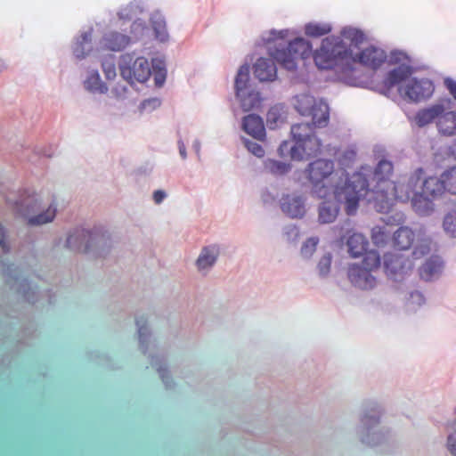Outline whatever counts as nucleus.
Segmentation results:
<instances>
[{"label": "nucleus", "mask_w": 456, "mask_h": 456, "mask_svg": "<svg viewBox=\"0 0 456 456\" xmlns=\"http://www.w3.org/2000/svg\"><path fill=\"white\" fill-rule=\"evenodd\" d=\"M365 35L354 28H345L340 37L322 39L319 49L313 53L316 67L320 69H331L338 66L360 64L368 66L370 62V50H362Z\"/></svg>", "instance_id": "nucleus-1"}, {"label": "nucleus", "mask_w": 456, "mask_h": 456, "mask_svg": "<svg viewBox=\"0 0 456 456\" xmlns=\"http://www.w3.org/2000/svg\"><path fill=\"white\" fill-rule=\"evenodd\" d=\"M418 70L411 64H402L387 71L381 83L372 86V91L397 102L418 103L429 99L435 91L434 82L412 75Z\"/></svg>", "instance_id": "nucleus-2"}, {"label": "nucleus", "mask_w": 456, "mask_h": 456, "mask_svg": "<svg viewBox=\"0 0 456 456\" xmlns=\"http://www.w3.org/2000/svg\"><path fill=\"white\" fill-rule=\"evenodd\" d=\"M369 182L361 173L354 174L346 184L334 191L333 200H324L319 208V221L330 224L335 221L339 204H345L346 215L353 216L359 208L361 198L368 191Z\"/></svg>", "instance_id": "nucleus-3"}, {"label": "nucleus", "mask_w": 456, "mask_h": 456, "mask_svg": "<svg viewBox=\"0 0 456 456\" xmlns=\"http://www.w3.org/2000/svg\"><path fill=\"white\" fill-rule=\"evenodd\" d=\"M290 133L295 145L290 147L289 142H282L278 149L281 157L289 153L292 159L303 160L316 157L322 152V142L314 134L313 127L309 123L293 125Z\"/></svg>", "instance_id": "nucleus-4"}, {"label": "nucleus", "mask_w": 456, "mask_h": 456, "mask_svg": "<svg viewBox=\"0 0 456 456\" xmlns=\"http://www.w3.org/2000/svg\"><path fill=\"white\" fill-rule=\"evenodd\" d=\"M412 261L403 254L386 252L383 256L372 248V273L382 269L388 280L403 281L412 270Z\"/></svg>", "instance_id": "nucleus-5"}, {"label": "nucleus", "mask_w": 456, "mask_h": 456, "mask_svg": "<svg viewBox=\"0 0 456 456\" xmlns=\"http://www.w3.org/2000/svg\"><path fill=\"white\" fill-rule=\"evenodd\" d=\"M269 53L282 68L288 70H295L298 60H306L313 54L311 43L302 37L290 41L287 48L273 49L269 46Z\"/></svg>", "instance_id": "nucleus-6"}, {"label": "nucleus", "mask_w": 456, "mask_h": 456, "mask_svg": "<svg viewBox=\"0 0 456 456\" xmlns=\"http://www.w3.org/2000/svg\"><path fill=\"white\" fill-rule=\"evenodd\" d=\"M334 162L330 159H318L310 162L305 169V175L319 198H326L330 188L327 182L334 173Z\"/></svg>", "instance_id": "nucleus-7"}, {"label": "nucleus", "mask_w": 456, "mask_h": 456, "mask_svg": "<svg viewBox=\"0 0 456 456\" xmlns=\"http://www.w3.org/2000/svg\"><path fill=\"white\" fill-rule=\"evenodd\" d=\"M386 413L385 406L372 402V448H378L381 453H391L396 447V441L388 428L374 430V426L380 423L381 417Z\"/></svg>", "instance_id": "nucleus-8"}, {"label": "nucleus", "mask_w": 456, "mask_h": 456, "mask_svg": "<svg viewBox=\"0 0 456 456\" xmlns=\"http://www.w3.org/2000/svg\"><path fill=\"white\" fill-rule=\"evenodd\" d=\"M378 218L380 224H376L372 227V244L378 248L386 246L390 242L391 234L394 232L393 228L395 226L401 225L404 222V215L400 211H384L379 213Z\"/></svg>", "instance_id": "nucleus-9"}, {"label": "nucleus", "mask_w": 456, "mask_h": 456, "mask_svg": "<svg viewBox=\"0 0 456 456\" xmlns=\"http://www.w3.org/2000/svg\"><path fill=\"white\" fill-rule=\"evenodd\" d=\"M372 184L391 186L396 184L392 181L394 173V163L389 159L386 148L383 145L376 144L372 149Z\"/></svg>", "instance_id": "nucleus-10"}, {"label": "nucleus", "mask_w": 456, "mask_h": 456, "mask_svg": "<svg viewBox=\"0 0 456 456\" xmlns=\"http://www.w3.org/2000/svg\"><path fill=\"white\" fill-rule=\"evenodd\" d=\"M411 190H418L420 192L436 200L445 192V187L442 178L434 175H426L423 167H418L408 178L407 183Z\"/></svg>", "instance_id": "nucleus-11"}, {"label": "nucleus", "mask_w": 456, "mask_h": 456, "mask_svg": "<svg viewBox=\"0 0 456 456\" xmlns=\"http://www.w3.org/2000/svg\"><path fill=\"white\" fill-rule=\"evenodd\" d=\"M132 60L133 58L128 54L122 57V62L119 65L122 77L131 85L135 82H146L151 74L148 60L144 57H138L131 66Z\"/></svg>", "instance_id": "nucleus-12"}, {"label": "nucleus", "mask_w": 456, "mask_h": 456, "mask_svg": "<svg viewBox=\"0 0 456 456\" xmlns=\"http://www.w3.org/2000/svg\"><path fill=\"white\" fill-rule=\"evenodd\" d=\"M403 183L394 184L391 186L372 184V207L377 212L391 210L395 203L399 200Z\"/></svg>", "instance_id": "nucleus-13"}, {"label": "nucleus", "mask_w": 456, "mask_h": 456, "mask_svg": "<svg viewBox=\"0 0 456 456\" xmlns=\"http://www.w3.org/2000/svg\"><path fill=\"white\" fill-rule=\"evenodd\" d=\"M403 193L401 192L399 201H411L414 212L419 216H429L435 211V199L420 192L418 190H411L408 183L403 184Z\"/></svg>", "instance_id": "nucleus-14"}, {"label": "nucleus", "mask_w": 456, "mask_h": 456, "mask_svg": "<svg viewBox=\"0 0 456 456\" xmlns=\"http://www.w3.org/2000/svg\"><path fill=\"white\" fill-rule=\"evenodd\" d=\"M347 275L349 281L354 287L361 289H368L370 282V256H364L361 263L350 265Z\"/></svg>", "instance_id": "nucleus-15"}, {"label": "nucleus", "mask_w": 456, "mask_h": 456, "mask_svg": "<svg viewBox=\"0 0 456 456\" xmlns=\"http://www.w3.org/2000/svg\"><path fill=\"white\" fill-rule=\"evenodd\" d=\"M249 80V68L248 65L241 66L235 77V90L236 95L240 99V103L245 110H249L255 106L256 103L259 102L257 94H249L248 99L252 100L248 102V99L244 97V90L247 88L248 82Z\"/></svg>", "instance_id": "nucleus-16"}, {"label": "nucleus", "mask_w": 456, "mask_h": 456, "mask_svg": "<svg viewBox=\"0 0 456 456\" xmlns=\"http://www.w3.org/2000/svg\"><path fill=\"white\" fill-rule=\"evenodd\" d=\"M452 101L450 98L444 100V102L433 104L428 108L421 109L416 112L415 122L419 127H423L435 119L438 120L439 117L446 109H450Z\"/></svg>", "instance_id": "nucleus-17"}, {"label": "nucleus", "mask_w": 456, "mask_h": 456, "mask_svg": "<svg viewBox=\"0 0 456 456\" xmlns=\"http://www.w3.org/2000/svg\"><path fill=\"white\" fill-rule=\"evenodd\" d=\"M415 238L416 234L411 228L401 225L393 232L390 240L397 250H407L413 245Z\"/></svg>", "instance_id": "nucleus-18"}, {"label": "nucleus", "mask_w": 456, "mask_h": 456, "mask_svg": "<svg viewBox=\"0 0 456 456\" xmlns=\"http://www.w3.org/2000/svg\"><path fill=\"white\" fill-rule=\"evenodd\" d=\"M444 262L438 256H431L420 267L419 275L425 281L437 280L443 273Z\"/></svg>", "instance_id": "nucleus-19"}, {"label": "nucleus", "mask_w": 456, "mask_h": 456, "mask_svg": "<svg viewBox=\"0 0 456 456\" xmlns=\"http://www.w3.org/2000/svg\"><path fill=\"white\" fill-rule=\"evenodd\" d=\"M242 129L256 140L264 141L265 138V129L263 119L255 114H249L244 117L242 120Z\"/></svg>", "instance_id": "nucleus-20"}, {"label": "nucleus", "mask_w": 456, "mask_h": 456, "mask_svg": "<svg viewBox=\"0 0 456 456\" xmlns=\"http://www.w3.org/2000/svg\"><path fill=\"white\" fill-rule=\"evenodd\" d=\"M254 75L260 81L274 80L277 76V69L273 60L259 58L254 65Z\"/></svg>", "instance_id": "nucleus-21"}, {"label": "nucleus", "mask_w": 456, "mask_h": 456, "mask_svg": "<svg viewBox=\"0 0 456 456\" xmlns=\"http://www.w3.org/2000/svg\"><path fill=\"white\" fill-rule=\"evenodd\" d=\"M348 252L352 257H358L362 256H368V240L359 232H353L346 240Z\"/></svg>", "instance_id": "nucleus-22"}, {"label": "nucleus", "mask_w": 456, "mask_h": 456, "mask_svg": "<svg viewBox=\"0 0 456 456\" xmlns=\"http://www.w3.org/2000/svg\"><path fill=\"white\" fill-rule=\"evenodd\" d=\"M281 210L292 218L302 217L305 205L301 197L287 195L281 200Z\"/></svg>", "instance_id": "nucleus-23"}, {"label": "nucleus", "mask_w": 456, "mask_h": 456, "mask_svg": "<svg viewBox=\"0 0 456 456\" xmlns=\"http://www.w3.org/2000/svg\"><path fill=\"white\" fill-rule=\"evenodd\" d=\"M438 131L445 136L456 134V111H444L436 121Z\"/></svg>", "instance_id": "nucleus-24"}, {"label": "nucleus", "mask_w": 456, "mask_h": 456, "mask_svg": "<svg viewBox=\"0 0 456 456\" xmlns=\"http://www.w3.org/2000/svg\"><path fill=\"white\" fill-rule=\"evenodd\" d=\"M130 38L118 32H110L102 38V45L110 51H121L128 45Z\"/></svg>", "instance_id": "nucleus-25"}, {"label": "nucleus", "mask_w": 456, "mask_h": 456, "mask_svg": "<svg viewBox=\"0 0 456 456\" xmlns=\"http://www.w3.org/2000/svg\"><path fill=\"white\" fill-rule=\"evenodd\" d=\"M306 117L312 118V122L309 123L313 129L315 126L322 127L325 126L329 120V108L328 105L322 102H317V103L314 105V107L310 111L309 115Z\"/></svg>", "instance_id": "nucleus-26"}, {"label": "nucleus", "mask_w": 456, "mask_h": 456, "mask_svg": "<svg viewBox=\"0 0 456 456\" xmlns=\"http://www.w3.org/2000/svg\"><path fill=\"white\" fill-rule=\"evenodd\" d=\"M92 238V232L84 229H77L74 233L67 238V247L70 248H77L80 250L82 244H85L84 252H86L89 248V241Z\"/></svg>", "instance_id": "nucleus-27"}, {"label": "nucleus", "mask_w": 456, "mask_h": 456, "mask_svg": "<svg viewBox=\"0 0 456 456\" xmlns=\"http://www.w3.org/2000/svg\"><path fill=\"white\" fill-rule=\"evenodd\" d=\"M218 253L219 250L216 246H208L203 248L196 262L198 269L204 270L208 267H211L215 264Z\"/></svg>", "instance_id": "nucleus-28"}, {"label": "nucleus", "mask_w": 456, "mask_h": 456, "mask_svg": "<svg viewBox=\"0 0 456 456\" xmlns=\"http://www.w3.org/2000/svg\"><path fill=\"white\" fill-rule=\"evenodd\" d=\"M316 103L317 102L314 96L302 94L295 97L294 106L300 115L306 117Z\"/></svg>", "instance_id": "nucleus-29"}, {"label": "nucleus", "mask_w": 456, "mask_h": 456, "mask_svg": "<svg viewBox=\"0 0 456 456\" xmlns=\"http://www.w3.org/2000/svg\"><path fill=\"white\" fill-rule=\"evenodd\" d=\"M330 31L331 26L328 23L310 22L305 26V34L311 37H320Z\"/></svg>", "instance_id": "nucleus-30"}, {"label": "nucleus", "mask_w": 456, "mask_h": 456, "mask_svg": "<svg viewBox=\"0 0 456 456\" xmlns=\"http://www.w3.org/2000/svg\"><path fill=\"white\" fill-rule=\"evenodd\" d=\"M265 169L273 175H282L287 174L290 168V164L268 159L264 162Z\"/></svg>", "instance_id": "nucleus-31"}, {"label": "nucleus", "mask_w": 456, "mask_h": 456, "mask_svg": "<svg viewBox=\"0 0 456 456\" xmlns=\"http://www.w3.org/2000/svg\"><path fill=\"white\" fill-rule=\"evenodd\" d=\"M445 191L451 194H456V167H450L441 175Z\"/></svg>", "instance_id": "nucleus-32"}, {"label": "nucleus", "mask_w": 456, "mask_h": 456, "mask_svg": "<svg viewBox=\"0 0 456 456\" xmlns=\"http://www.w3.org/2000/svg\"><path fill=\"white\" fill-rule=\"evenodd\" d=\"M443 228L448 237L456 239V210H451L444 215Z\"/></svg>", "instance_id": "nucleus-33"}, {"label": "nucleus", "mask_w": 456, "mask_h": 456, "mask_svg": "<svg viewBox=\"0 0 456 456\" xmlns=\"http://www.w3.org/2000/svg\"><path fill=\"white\" fill-rule=\"evenodd\" d=\"M56 214V208L55 206H50L45 212L41 213L34 217H31L28 219V224L30 225H37V224H47L49 222H52Z\"/></svg>", "instance_id": "nucleus-34"}, {"label": "nucleus", "mask_w": 456, "mask_h": 456, "mask_svg": "<svg viewBox=\"0 0 456 456\" xmlns=\"http://www.w3.org/2000/svg\"><path fill=\"white\" fill-rule=\"evenodd\" d=\"M152 68L154 71V80L157 86H162L167 76L165 64L161 60L155 59L152 61Z\"/></svg>", "instance_id": "nucleus-35"}, {"label": "nucleus", "mask_w": 456, "mask_h": 456, "mask_svg": "<svg viewBox=\"0 0 456 456\" xmlns=\"http://www.w3.org/2000/svg\"><path fill=\"white\" fill-rule=\"evenodd\" d=\"M85 86L91 92L104 93L107 88L102 83L100 76L97 72L92 73L88 78L85 81Z\"/></svg>", "instance_id": "nucleus-36"}, {"label": "nucleus", "mask_w": 456, "mask_h": 456, "mask_svg": "<svg viewBox=\"0 0 456 456\" xmlns=\"http://www.w3.org/2000/svg\"><path fill=\"white\" fill-rule=\"evenodd\" d=\"M387 52L372 44V71L379 69L384 63H387Z\"/></svg>", "instance_id": "nucleus-37"}, {"label": "nucleus", "mask_w": 456, "mask_h": 456, "mask_svg": "<svg viewBox=\"0 0 456 456\" xmlns=\"http://www.w3.org/2000/svg\"><path fill=\"white\" fill-rule=\"evenodd\" d=\"M410 56L406 53L397 49L391 51L390 55L387 57L388 65L398 64V66H400L402 64H410Z\"/></svg>", "instance_id": "nucleus-38"}, {"label": "nucleus", "mask_w": 456, "mask_h": 456, "mask_svg": "<svg viewBox=\"0 0 456 456\" xmlns=\"http://www.w3.org/2000/svg\"><path fill=\"white\" fill-rule=\"evenodd\" d=\"M426 302L424 295L418 290L410 292L407 298V306L411 310H416L417 307L423 305Z\"/></svg>", "instance_id": "nucleus-39"}, {"label": "nucleus", "mask_w": 456, "mask_h": 456, "mask_svg": "<svg viewBox=\"0 0 456 456\" xmlns=\"http://www.w3.org/2000/svg\"><path fill=\"white\" fill-rule=\"evenodd\" d=\"M281 119V116L277 107H273L268 110L266 115V121L270 128H274L277 126Z\"/></svg>", "instance_id": "nucleus-40"}, {"label": "nucleus", "mask_w": 456, "mask_h": 456, "mask_svg": "<svg viewBox=\"0 0 456 456\" xmlns=\"http://www.w3.org/2000/svg\"><path fill=\"white\" fill-rule=\"evenodd\" d=\"M244 145L247 150L257 158L265 156L264 148L257 142H252L248 139H244Z\"/></svg>", "instance_id": "nucleus-41"}, {"label": "nucleus", "mask_w": 456, "mask_h": 456, "mask_svg": "<svg viewBox=\"0 0 456 456\" xmlns=\"http://www.w3.org/2000/svg\"><path fill=\"white\" fill-rule=\"evenodd\" d=\"M331 265V256L330 254L324 255L318 263V270L322 276L329 273Z\"/></svg>", "instance_id": "nucleus-42"}, {"label": "nucleus", "mask_w": 456, "mask_h": 456, "mask_svg": "<svg viewBox=\"0 0 456 456\" xmlns=\"http://www.w3.org/2000/svg\"><path fill=\"white\" fill-rule=\"evenodd\" d=\"M318 240L315 238L308 239L301 248V253L305 256H310L315 251Z\"/></svg>", "instance_id": "nucleus-43"}, {"label": "nucleus", "mask_w": 456, "mask_h": 456, "mask_svg": "<svg viewBox=\"0 0 456 456\" xmlns=\"http://www.w3.org/2000/svg\"><path fill=\"white\" fill-rule=\"evenodd\" d=\"M102 69L106 78L112 79L116 77V68L113 60L105 61L102 62Z\"/></svg>", "instance_id": "nucleus-44"}, {"label": "nucleus", "mask_w": 456, "mask_h": 456, "mask_svg": "<svg viewBox=\"0 0 456 456\" xmlns=\"http://www.w3.org/2000/svg\"><path fill=\"white\" fill-rule=\"evenodd\" d=\"M454 431L451 432L447 436L446 439V449L452 456H456V428Z\"/></svg>", "instance_id": "nucleus-45"}, {"label": "nucleus", "mask_w": 456, "mask_h": 456, "mask_svg": "<svg viewBox=\"0 0 456 456\" xmlns=\"http://www.w3.org/2000/svg\"><path fill=\"white\" fill-rule=\"evenodd\" d=\"M444 85L451 95L456 100V80L448 77L444 79Z\"/></svg>", "instance_id": "nucleus-46"}, {"label": "nucleus", "mask_w": 456, "mask_h": 456, "mask_svg": "<svg viewBox=\"0 0 456 456\" xmlns=\"http://www.w3.org/2000/svg\"><path fill=\"white\" fill-rule=\"evenodd\" d=\"M136 325L138 326V336L140 342L142 344L144 342V337L147 335L146 330L147 327L144 324H141L140 320H136Z\"/></svg>", "instance_id": "nucleus-47"}, {"label": "nucleus", "mask_w": 456, "mask_h": 456, "mask_svg": "<svg viewBox=\"0 0 456 456\" xmlns=\"http://www.w3.org/2000/svg\"><path fill=\"white\" fill-rule=\"evenodd\" d=\"M5 231L4 227L0 224V246L4 253L9 251V247L5 243Z\"/></svg>", "instance_id": "nucleus-48"}, {"label": "nucleus", "mask_w": 456, "mask_h": 456, "mask_svg": "<svg viewBox=\"0 0 456 456\" xmlns=\"http://www.w3.org/2000/svg\"><path fill=\"white\" fill-rule=\"evenodd\" d=\"M167 194L162 190H157L153 193V200L156 204H159L166 198Z\"/></svg>", "instance_id": "nucleus-49"}, {"label": "nucleus", "mask_w": 456, "mask_h": 456, "mask_svg": "<svg viewBox=\"0 0 456 456\" xmlns=\"http://www.w3.org/2000/svg\"><path fill=\"white\" fill-rule=\"evenodd\" d=\"M155 29V32H156V37L159 38L160 41L164 42L167 40V34L166 33L164 28H157L156 27L154 28Z\"/></svg>", "instance_id": "nucleus-50"}, {"label": "nucleus", "mask_w": 456, "mask_h": 456, "mask_svg": "<svg viewBox=\"0 0 456 456\" xmlns=\"http://www.w3.org/2000/svg\"><path fill=\"white\" fill-rule=\"evenodd\" d=\"M34 201H36V200H34V198H31V199H30V198H29V199H26L24 201H22V202L20 203V205H21V206L26 205V208H27V209H26L25 211L20 210V213H21L22 215H26L27 213H29V212H30L29 206H30V204H31L32 202H34Z\"/></svg>", "instance_id": "nucleus-51"}, {"label": "nucleus", "mask_w": 456, "mask_h": 456, "mask_svg": "<svg viewBox=\"0 0 456 456\" xmlns=\"http://www.w3.org/2000/svg\"><path fill=\"white\" fill-rule=\"evenodd\" d=\"M157 370H158L162 381L167 384V381L166 380V379L167 378V370L166 368L162 367L161 365H159V367H157Z\"/></svg>", "instance_id": "nucleus-52"}, {"label": "nucleus", "mask_w": 456, "mask_h": 456, "mask_svg": "<svg viewBox=\"0 0 456 456\" xmlns=\"http://www.w3.org/2000/svg\"><path fill=\"white\" fill-rule=\"evenodd\" d=\"M160 104V102L159 99H150V100H146L142 102V108H146L147 106H150V105H152L153 107L157 106V105H159Z\"/></svg>", "instance_id": "nucleus-53"}, {"label": "nucleus", "mask_w": 456, "mask_h": 456, "mask_svg": "<svg viewBox=\"0 0 456 456\" xmlns=\"http://www.w3.org/2000/svg\"><path fill=\"white\" fill-rule=\"evenodd\" d=\"M448 153L456 160V140H454L452 143L449 146Z\"/></svg>", "instance_id": "nucleus-54"}, {"label": "nucleus", "mask_w": 456, "mask_h": 456, "mask_svg": "<svg viewBox=\"0 0 456 456\" xmlns=\"http://www.w3.org/2000/svg\"><path fill=\"white\" fill-rule=\"evenodd\" d=\"M287 31H279L273 33V39H283L286 37Z\"/></svg>", "instance_id": "nucleus-55"}, {"label": "nucleus", "mask_w": 456, "mask_h": 456, "mask_svg": "<svg viewBox=\"0 0 456 456\" xmlns=\"http://www.w3.org/2000/svg\"><path fill=\"white\" fill-rule=\"evenodd\" d=\"M74 53L76 54V56L77 58L85 57V53L82 51L79 50V46L78 45L74 49Z\"/></svg>", "instance_id": "nucleus-56"}, {"label": "nucleus", "mask_w": 456, "mask_h": 456, "mask_svg": "<svg viewBox=\"0 0 456 456\" xmlns=\"http://www.w3.org/2000/svg\"><path fill=\"white\" fill-rule=\"evenodd\" d=\"M179 151H180L181 156L183 159H185L186 158V151H185V147L183 145L179 147Z\"/></svg>", "instance_id": "nucleus-57"}, {"label": "nucleus", "mask_w": 456, "mask_h": 456, "mask_svg": "<svg viewBox=\"0 0 456 456\" xmlns=\"http://www.w3.org/2000/svg\"><path fill=\"white\" fill-rule=\"evenodd\" d=\"M115 90L118 95L125 94L126 91V87H124V86L120 87V89H119V87H117V88H115Z\"/></svg>", "instance_id": "nucleus-58"}, {"label": "nucleus", "mask_w": 456, "mask_h": 456, "mask_svg": "<svg viewBox=\"0 0 456 456\" xmlns=\"http://www.w3.org/2000/svg\"><path fill=\"white\" fill-rule=\"evenodd\" d=\"M82 39H83V41L81 42V44L84 42H87L90 39V35H88V34L83 35Z\"/></svg>", "instance_id": "nucleus-59"}, {"label": "nucleus", "mask_w": 456, "mask_h": 456, "mask_svg": "<svg viewBox=\"0 0 456 456\" xmlns=\"http://www.w3.org/2000/svg\"><path fill=\"white\" fill-rule=\"evenodd\" d=\"M429 248L428 247H426L424 249H421L420 250V255H425L428 252Z\"/></svg>", "instance_id": "nucleus-60"}, {"label": "nucleus", "mask_w": 456, "mask_h": 456, "mask_svg": "<svg viewBox=\"0 0 456 456\" xmlns=\"http://www.w3.org/2000/svg\"><path fill=\"white\" fill-rule=\"evenodd\" d=\"M413 255H414V256H417V255H418L417 248H415V249H414V251H413Z\"/></svg>", "instance_id": "nucleus-61"}, {"label": "nucleus", "mask_w": 456, "mask_h": 456, "mask_svg": "<svg viewBox=\"0 0 456 456\" xmlns=\"http://www.w3.org/2000/svg\"><path fill=\"white\" fill-rule=\"evenodd\" d=\"M371 280H372V282H373V281H375V277H374V276H372V277H371Z\"/></svg>", "instance_id": "nucleus-62"}]
</instances>
